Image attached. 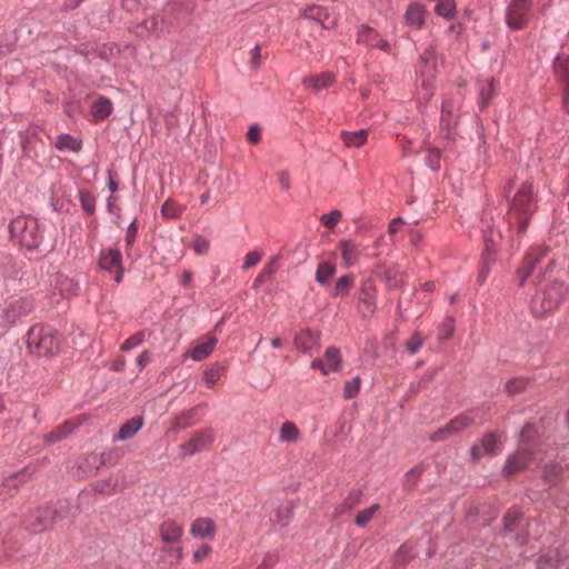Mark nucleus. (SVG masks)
<instances>
[{
    "mask_svg": "<svg viewBox=\"0 0 569 569\" xmlns=\"http://www.w3.org/2000/svg\"><path fill=\"white\" fill-rule=\"evenodd\" d=\"M537 430L535 426L528 423L523 427L520 433V445L516 453L508 457L503 473L510 477L532 465L540 461L539 449L536 442Z\"/></svg>",
    "mask_w": 569,
    "mask_h": 569,
    "instance_id": "obj_1",
    "label": "nucleus"
},
{
    "mask_svg": "<svg viewBox=\"0 0 569 569\" xmlns=\"http://www.w3.org/2000/svg\"><path fill=\"white\" fill-rule=\"evenodd\" d=\"M536 210L535 190L531 182H526L516 192L509 211L508 223L517 229L519 234L526 232L530 217Z\"/></svg>",
    "mask_w": 569,
    "mask_h": 569,
    "instance_id": "obj_2",
    "label": "nucleus"
},
{
    "mask_svg": "<svg viewBox=\"0 0 569 569\" xmlns=\"http://www.w3.org/2000/svg\"><path fill=\"white\" fill-rule=\"evenodd\" d=\"M10 234L21 247L27 250L38 249L43 240V232L38 220L30 216H19L9 226Z\"/></svg>",
    "mask_w": 569,
    "mask_h": 569,
    "instance_id": "obj_3",
    "label": "nucleus"
},
{
    "mask_svg": "<svg viewBox=\"0 0 569 569\" xmlns=\"http://www.w3.org/2000/svg\"><path fill=\"white\" fill-rule=\"evenodd\" d=\"M60 342L56 330L42 325L31 327L27 333L28 351L37 357H50L59 351Z\"/></svg>",
    "mask_w": 569,
    "mask_h": 569,
    "instance_id": "obj_4",
    "label": "nucleus"
},
{
    "mask_svg": "<svg viewBox=\"0 0 569 569\" xmlns=\"http://www.w3.org/2000/svg\"><path fill=\"white\" fill-rule=\"evenodd\" d=\"M567 288L563 281L555 280L547 284L540 293L532 300V311L539 317H543L556 311L567 295Z\"/></svg>",
    "mask_w": 569,
    "mask_h": 569,
    "instance_id": "obj_5",
    "label": "nucleus"
},
{
    "mask_svg": "<svg viewBox=\"0 0 569 569\" xmlns=\"http://www.w3.org/2000/svg\"><path fill=\"white\" fill-rule=\"evenodd\" d=\"M475 422L473 417L471 413H461L457 416L456 418L451 419L446 426L439 428L437 431H435L430 439L432 441H443L447 440L453 436H457L461 433L463 430L471 427Z\"/></svg>",
    "mask_w": 569,
    "mask_h": 569,
    "instance_id": "obj_6",
    "label": "nucleus"
},
{
    "mask_svg": "<svg viewBox=\"0 0 569 569\" xmlns=\"http://www.w3.org/2000/svg\"><path fill=\"white\" fill-rule=\"evenodd\" d=\"M213 442L211 429H203L191 435L190 439L179 446L181 457L192 456L210 448Z\"/></svg>",
    "mask_w": 569,
    "mask_h": 569,
    "instance_id": "obj_7",
    "label": "nucleus"
},
{
    "mask_svg": "<svg viewBox=\"0 0 569 569\" xmlns=\"http://www.w3.org/2000/svg\"><path fill=\"white\" fill-rule=\"evenodd\" d=\"M530 0H511L506 12V22L512 29H522L529 19Z\"/></svg>",
    "mask_w": 569,
    "mask_h": 569,
    "instance_id": "obj_8",
    "label": "nucleus"
},
{
    "mask_svg": "<svg viewBox=\"0 0 569 569\" xmlns=\"http://www.w3.org/2000/svg\"><path fill=\"white\" fill-rule=\"evenodd\" d=\"M503 445L502 435L499 432H489L483 436L479 443H475L470 449L473 460H479L486 455H497L501 451Z\"/></svg>",
    "mask_w": 569,
    "mask_h": 569,
    "instance_id": "obj_9",
    "label": "nucleus"
},
{
    "mask_svg": "<svg viewBox=\"0 0 569 569\" xmlns=\"http://www.w3.org/2000/svg\"><path fill=\"white\" fill-rule=\"evenodd\" d=\"M302 17L320 22L325 29L335 28L339 20V14L335 9H329L317 4L308 6L302 11Z\"/></svg>",
    "mask_w": 569,
    "mask_h": 569,
    "instance_id": "obj_10",
    "label": "nucleus"
},
{
    "mask_svg": "<svg viewBox=\"0 0 569 569\" xmlns=\"http://www.w3.org/2000/svg\"><path fill=\"white\" fill-rule=\"evenodd\" d=\"M99 266L101 269L116 272L114 280L120 282L122 280L123 267L122 254L117 248L103 249L100 253Z\"/></svg>",
    "mask_w": 569,
    "mask_h": 569,
    "instance_id": "obj_11",
    "label": "nucleus"
},
{
    "mask_svg": "<svg viewBox=\"0 0 569 569\" xmlns=\"http://www.w3.org/2000/svg\"><path fill=\"white\" fill-rule=\"evenodd\" d=\"M342 358L340 350L336 347H329L322 359H315L311 362L312 369H319L322 375H329L340 370Z\"/></svg>",
    "mask_w": 569,
    "mask_h": 569,
    "instance_id": "obj_12",
    "label": "nucleus"
},
{
    "mask_svg": "<svg viewBox=\"0 0 569 569\" xmlns=\"http://www.w3.org/2000/svg\"><path fill=\"white\" fill-rule=\"evenodd\" d=\"M376 286L372 280L367 279L361 283L359 290V303L362 316H372L376 311Z\"/></svg>",
    "mask_w": 569,
    "mask_h": 569,
    "instance_id": "obj_13",
    "label": "nucleus"
},
{
    "mask_svg": "<svg viewBox=\"0 0 569 569\" xmlns=\"http://www.w3.org/2000/svg\"><path fill=\"white\" fill-rule=\"evenodd\" d=\"M547 254V249L542 247L532 248L527 254L522 262V266L518 269L517 276L519 284L522 286L529 274L532 273L537 263L541 261Z\"/></svg>",
    "mask_w": 569,
    "mask_h": 569,
    "instance_id": "obj_14",
    "label": "nucleus"
},
{
    "mask_svg": "<svg viewBox=\"0 0 569 569\" xmlns=\"http://www.w3.org/2000/svg\"><path fill=\"white\" fill-rule=\"evenodd\" d=\"M357 42L369 49L379 48L383 51L389 50V43L380 37L378 31L366 24L359 27Z\"/></svg>",
    "mask_w": 569,
    "mask_h": 569,
    "instance_id": "obj_15",
    "label": "nucleus"
},
{
    "mask_svg": "<svg viewBox=\"0 0 569 569\" xmlns=\"http://www.w3.org/2000/svg\"><path fill=\"white\" fill-rule=\"evenodd\" d=\"M183 531V526L173 519H166L159 526V535L164 543L179 542Z\"/></svg>",
    "mask_w": 569,
    "mask_h": 569,
    "instance_id": "obj_16",
    "label": "nucleus"
},
{
    "mask_svg": "<svg viewBox=\"0 0 569 569\" xmlns=\"http://www.w3.org/2000/svg\"><path fill=\"white\" fill-rule=\"evenodd\" d=\"M337 252L341 257V266L343 268H350L356 264L360 258V248L350 240H342L337 247Z\"/></svg>",
    "mask_w": 569,
    "mask_h": 569,
    "instance_id": "obj_17",
    "label": "nucleus"
},
{
    "mask_svg": "<svg viewBox=\"0 0 569 569\" xmlns=\"http://www.w3.org/2000/svg\"><path fill=\"white\" fill-rule=\"evenodd\" d=\"M59 519L60 516L56 510H52L51 508H42L33 515V519L30 521V527L33 531H42L52 526Z\"/></svg>",
    "mask_w": 569,
    "mask_h": 569,
    "instance_id": "obj_18",
    "label": "nucleus"
},
{
    "mask_svg": "<svg viewBox=\"0 0 569 569\" xmlns=\"http://www.w3.org/2000/svg\"><path fill=\"white\" fill-rule=\"evenodd\" d=\"M336 81V76L332 72L326 71L321 73H315L306 77L302 81L307 89H311L316 92L330 88Z\"/></svg>",
    "mask_w": 569,
    "mask_h": 569,
    "instance_id": "obj_19",
    "label": "nucleus"
},
{
    "mask_svg": "<svg viewBox=\"0 0 569 569\" xmlns=\"http://www.w3.org/2000/svg\"><path fill=\"white\" fill-rule=\"evenodd\" d=\"M216 525L210 518H197L190 526V535L196 538L212 539L216 536Z\"/></svg>",
    "mask_w": 569,
    "mask_h": 569,
    "instance_id": "obj_20",
    "label": "nucleus"
},
{
    "mask_svg": "<svg viewBox=\"0 0 569 569\" xmlns=\"http://www.w3.org/2000/svg\"><path fill=\"white\" fill-rule=\"evenodd\" d=\"M30 310L31 305L24 299H19L11 302L9 307L2 311L6 317L4 327L14 323L18 318L27 315L28 312H30Z\"/></svg>",
    "mask_w": 569,
    "mask_h": 569,
    "instance_id": "obj_21",
    "label": "nucleus"
},
{
    "mask_svg": "<svg viewBox=\"0 0 569 569\" xmlns=\"http://www.w3.org/2000/svg\"><path fill=\"white\" fill-rule=\"evenodd\" d=\"M217 341V338L212 336L206 337L200 343L196 345L193 348L190 349L189 356L194 361H201L208 358L214 350Z\"/></svg>",
    "mask_w": 569,
    "mask_h": 569,
    "instance_id": "obj_22",
    "label": "nucleus"
},
{
    "mask_svg": "<svg viewBox=\"0 0 569 569\" xmlns=\"http://www.w3.org/2000/svg\"><path fill=\"white\" fill-rule=\"evenodd\" d=\"M426 19V9L420 3L413 2L409 4L405 13L407 24L420 29Z\"/></svg>",
    "mask_w": 569,
    "mask_h": 569,
    "instance_id": "obj_23",
    "label": "nucleus"
},
{
    "mask_svg": "<svg viewBox=\"0 0 569 569\" xmlns=\"http://www.w3.org/2000/svg\"><path fill=\"white\" fill-rule=\"evenodd\" d=\"M78 426L79 423H77L74 420H68L58 426L51 432L47 433L43 439L49 443L58 442L71 435Z\"/></svg>",
    "mask_w": 569,
    "mask_h": 569,
    "instance_id": "obj_24",
    "label": "nucleus"
},
{
    "mask_svg": "<svg viewBox=\"0 0 569 569\" xmlns=\"http://www.w3.org/2000/svg\"><path fill=\"white\" fill-rule=\"evenodd\" d=\"M143 426V419L136 417L127 421L119 430V433L114 437L116 441H124L131 439Z\"/></svg>",
    "mask_w": 569,
    "mask_h": 569,
    "instance_id": "obj_25",
    "label": "nucleus"
},
{
    "mask_svg": "<svg viewBox=\"0 0 569 569\" xmlns=\"http://www.w3.org/2000/svg\"><path fill=\"white\" fill-rule=\"evenodd\" d=\"M340 138L348 148H359L367 142L368 131L362 129L359 131H341Z\"/></svg>",
    "mask_w": 569,
    "mask_h": 569,
    "instance_id": "obj_26",
    "label": "nucleus"
},
{
    "mask_svg": "<svg viewBox=\"0 0 569 569\" xmlns=\"http://www.w3.org/2000/svg\"><path fill=\"white\" fill-rule=\"evenodd\" d=\"M54 146L59 151L78 152L81 150L82 143L77 138H74L70 134L63 133V134H60L57 137Z\"/></svg>",
    "mask_w": 569,
    "mask_h": 569,
    "instance_id": "obj_27",
    "label": "nucleus"
},
{
    "mask_svg": "<svg viewBox=\"0 0 569 569\" xmlns=\"http://www.w3.org/2000/svg\"><path fill=\"white\" fill-rule=\"evenodd\" d=\"M300 438V430L292 421H286L280 429L279 441L282 443H296Z\"/></svg>",
    "mask_w": 569,
    "mask_h": 569,
    "instance_id": "obj_28",
    "label": "nucleus"
},
{
    "mask_svg": "<svg viewBox=\"0 0 569 569\" xmlns=\"http://www.w3.org/2000/svg\"><path fill=\"white\" fill-rule=\"evenodd\" d=\"M111 111L112 104L111 101L107 98H99L97 101L93 102L91 107V113L97 121L103 120L107 117H109Z\"/></svg>",
    "mask_w": 569,
    "mask_h": 569,
    "instance_id": "obj_29",
    "label": "nucleus"
},
{
    "mask_svg": "<svg viewBox=\"0 0 569 569\" xmlns=\"http://www.w3.org/2000/svg\"><path fill=\"white\" fill-rule=\"evenodd\" d=\"M337 268L331 262L319 263L316 271V280L321 286H328L330 279L335 276Z\"/></svg>",
    "mask_w": 569,
    "mask_h": 569,
    "instance_id": "obj_30",
    "label": "nucleus"
},
{
    "mask_svg": "<svg viewBox=\"0 0 569 569\" xmlns=\"http://www.w3.org/2000/svg\"><path fill=\"white\" fill-rule=\"evenodd\" d=\"M555 71L562 84H569V56H558L555 62Z\"/></svg>",
    "mask_w": 569,
    "mask_h": 569,
    "instance_id": "obj_31",
    "label": "nucleus"
},
{
    "mask_svg": "<svg viewBox=\"0 0 569 569\" xmlns=\"http://www.w3.org/2000/svg\"><path fill=\"white\" fill-rule=\"evenodd\" d=\"M360 491H351L345 499V501L336 508L335 515L338 517L343 515L345 512H348L360 502Z\"/></svg>",
    "mask_w": 569,
    "mask_h": 569,
    "instance_id": "obj_32",
    "label": "nucleus"
},
{
    "mask_svg": "<svg viewBox=\"0 0 569 569\" xmlns=\"http://www.w3.org/2000/svg\"><path fill=\"white\" fill-rule=\"evenodd\" d=\"M355 283V277L352 274H345L340 277L335 284L333 296H347Z\"/></svg>",
    "mask_w": 569,
    "mask_h": 569,
    "instance_id": "obj_33",
    "label": "nucleus"
},
{
    "mask_svg": "<svg viewBox=\"0 0 569 569\" xmlns=\"http://www.w3.org/2000/svg\"><path fill=\"white\" fill-rule=\"evenodd\" d=\"M222 372L223 368L218 365L207 368L203 372V382L208 388H212L221 378Z\"/></svg>",
    "mask_w": 569,
    "mask_h": 569,
    "instance_id": "obj_34",
    "label": "nucleus"
},
{
    "mask_svg": "<svg viewBox=\"0 0 569 569\" xmlns=\"http://www.w3.org/2000/svg\"><path fill=\"white\" fill-rule=\"evenodd\" d=\"M436 12L446 19H451L456 13L455 0H440L436 7Z\"/></svg>",
    "mask_w": 569,
    "mask_h": 569,
    "instance_id": "obj_35",
    "label": "nucleus"
},
{
    "mask_svg": "<svg viewBox=\"0 0 569 569\" xmlns=\"http://www.w3.org/2000/svg\"><path fill=\"white\" fill-rule=\"evenodd\" d=\"M79 200L81 203V208L88 213L92 214L96 210V198L94 196L87 190H81L79 192Z\"/></svg>",
    "mask_w": 569,
    "mask_h": 569,
    "instance_id": "obj_36",
    "label": "nucleus"
},
{
    "mask_svg": "<svg viewBox=\"0 0 569 569\" xmlns=\"http://www.w3.org/2000/svg\"><path fill=\"white\" fill-rule=\"evenodd\" d=\"M529 381L525 378H515L506 383L508 395H517L527 389Z\"/></svg>",
    "mask_w": 569,
    "mask_h": 569,
    "instance_id": "obj_37",
    "label": "nucleus"
},
{
    "mask_svg": "<svg viewBox=\"0 0 569 569\" xmlns=\"http://www.w3.org/2000/svg\"><path fill=\"white\" fill-rule=\"evenodd\" d=\"M379 508H380V506L375 503V505L370 506L369 508L360 511L357 515L355 522L359 527H365L372 519V517L376 515V512L379 510Z\"/></svg>",
    "mask_w": 569,
    "mask_h": 569,
    "instance_id": "obj_38",
    "label": "nucleus"
},
{
    "mask_svg": "<svg viewBox=\"0 0 569 569\" xmlns=\"http://www.w3.org/2000/svg\"><path fill=\"white\" fill-rule=\"evenodd\" d=\"M161 212L166 218L174 219L182 213V207L169 199L162 204Z\"/></svg>",
    "mask_w": 569,
    "mask_h": 569,
    "instance_id": "obj_39",
    "label": "nucleus"
},
{
    "mask_svg": "<svg viewBox=\"0 0 569 569\" xmlns=\"http://www.w3.org/2000/svg\"><path fill=\"white\" fill-rule=\"evenodd\" d=\"M164 23V19L159 16H151L143 21V27L154 34H159L162 32V26Z\"/></svg>",
    "mask_w": 569,
    "mask_h": 569,
    "instance_id": "obj_40",
    "label": "nucleus"
},
{
    "mask_svg": "<svg viewBox=\"0 0 569 569\" xmlns=\"http://www.w3.org/2000/svg\"><path fill=\"white\" fill-rule=\"evenodd\" d=\"M361 379L359 377L353 378L345 383L343 396L346 399L355 398L360 391Z\"/></svg>",
    "mask_w": 569,
    "mask_h": 569,
    "instance_id": "obj_41",
    "label": "nucleus"
},
{
    "mask_svg": "<svg viewBox=\"0 0 569 569\" xmlns=\"http://www.w3.org/2000/svg\"><path fill=\"white\" fill-rule=\"evenodd\" d=\"M341 218H342V213H341V211H339V210H332V211H331V212H329V213H325V214H322V216L320 217V221H321V223H322L325 227H327V228H329V229H332V228H335V227L339 223V221L341 220Z\"/></svg>",
    "mask_w": 569,
    "mask_h": 569,
    "instance_id": "obj_42",
    "label": "nucleus"
},
{
    "mask_svg": "<svg viewBox=\"0 0 569 569\" xmlns=\"http://www.w3.org/2000/svg\"><path fill=\"white\" fill-rule=\"evenodd\" d=\"M118 480L114 477H109L106 480L99 481L96 485V490L100 493L110 495L116 491Z\"/></svg>",
    "mask_w": 569,
    "mask_h": 569,
    "instance_id": "obj_43",
    "label": "nucleus"
},
{
    "mask_svg": "<svg viewBox=\"0 0 569 569\" xmlns=\"http://www.w3.org/2000/svg\"><path fill=\"white\" fill-rule=\"evenodd\" d=\"M144 341V332L139 331L129 337L120 347L121 351H129Z\"/></svg>",
    "mask_w": 569,
    "mask_h": 569,
    "instance_id": "obj_44",
    "label": "nucleus"
},
{
    "mask_svg": "<svg viewBox=\"0 0 569 569\" xmlns=\"http://www.w3.org/2000/svg\"><path fill=\"white\" fill-rule=\"evenodd\" d=\"M313 340V336L310 331H301L295 338V346L303 351H307L310 347V342Z\"/></svg>",
    "mask_w": 569,
    "mask_h": 569,
    "instance_id": "obj_45",
    "label": "nucleus"
},
{
    "mask_svg": "<svg viewBox=\"0 0 569 569\" xmlns=\"http://www.w3.org/2000/svg\"><path fill=\"white\" fill-rule=\"evenodd\" d=\"M561 475V468L558 465L546 466L543 470L545 480L551 485L557 483Z\"/></svg>",
    "mask_w": 569,
    "mask_h": 569,
    "instance_id": "obj_46",
    "label": "nucleus"
},
{
    "mask_svg": "<svg viewBox=\"0 0 569 569\" xmlns=\"http://www.w3.org/2000/svg\"><path fill=\"white\" fill-rule=\"evenodd\" d=\"M425 339L422 338L420 332H416L412 337L407 341V349L411 355L417 353L420 348L423 346Z\"/></svg>",
    "mask_w": 569,
    "mask_h": 569,
    "instance_id": "obj_47",
    "label": "nucleus"
},
{
    "mask_svg": "<svg viewBox=\"0 0 569 569\" xmlns=\"http://www.w3.org/2000/svg\"><path fill=\"white\" fill-rule=\"evenodd\" d=\"M137 234H138V227L136 224V221H133L129 224V227L127 229L126 237H124L127 251L130 250L131 247L133 246V243L136 242Z\"/></svg>",
    "mask_w": 569,
    "mask_h": 569,
    "instance_id": "obj_48",
    "label": "nucleus"
},
{
    "mask_svg": "<svg viewBox=\"0 0 569 569\" xmlns=\"http://www.w3.org/2000/svg\"><path fill=\"white\" fill-rule=\"evenodd\" d=\"M519 520L520 512L516 509L509 510L503 518L506 529L512 530L515 526L519 522Z\"/></svg>",
    "mask_w": 569,
    "mask_h": 569,
    "instance_id": "obj_49",
    "label": "nucleus"
},
{
    "mask_svg": "<svg viewBox=\"0 0 569 569\" xmlns=\"http://www.w3.org/2000/svg\"><path fill=\"white\" fill-rule=\"evenodd\" d=\"M262 258V252L260 251H250L246 254L244 261H243V269H249L260 262Z\"/></svg>",
    "mask_w": 569,
    "mask_h": 569,
    "instance_id": "obj_50",
    "label": "nucleus"
},
{
    "mask_svg": "<svg viewBox=\"0 0 569 569\" xmlns=\"http://www.w3.org/2000/svg\"><path fill=\"white\" fill-rule=\"evenodd\" d=\"M209 241L201 236H198L193 242V250L198 254H206L209 250Z\"/></svg>",
    "mask_w": 569,
    "mask_h": 569,
    "instance_id": "obj_51",
    "label": "nucleus"
},
{
    "mask_svg": "<svg viewBox=\"0 0 569 569\" xmlns=\"http://www.w3.org/2000/svg\"><path fill=\"white\" fill-rule=\"evenodd\" d=\"M427 162L433 169L440 168V153L438 150H429L427 154Z\"/></svg>",
    "mask_w": 569,
    "mask_h": 569,
    "instance_id": "obj_52",
    "label": "nucleus"
},
{
    "mask_svg": "<svg viewBox=\"0 0 569 569\" xmlns=\"http://www.w3.org/2000/svg\"><path fill=\"white\" fill-rule=\"evenodd\" d=\"M278 557L276 553L268 552L263 559L260 566L257 568H264V569H272L273 566L277 563Z\"/></svg>",
    "mask_w": 569,
    "mask_h": 569,
    "instance_id": "obj_53",
    "label": "nucleus"
},
{
    "mask_svg": "<svg viewBox=\"0 0 569 569\" xmlns=\"http://www.w3.org/2000/svg\"><path fill=\"white\" fill-rule=\"evenodd\" d=\"M211 552V547L209 545H202L200 548H198L194 552H193V560L196 562H199L201 560H203L204 558H207Z\"/></svg>",
    "mask_w": 569,
    "mask_h": 569,
    "instance_id": "obj_54",
    "label": "nucleus"
},
{
    "mask_svg": "<svg viewBox=\"0 0 569 569\" xmlns=\"http://www.w3.org/2000/svg\"><path fill=\"white\" fill-rule=\"evenodd\" d=\"M194 425V421H187L186 416H178L174 419L173 427L177 430V432L182 431L189 427Z\"/></svg>",
    "mask_w": 569,
    "mask_h": 569,
    "instance_id": "obj_55",
    "label": "nucleus"
},
{
    "mask_svg": "<svg viewBox=\"0 0 569 569\" xmlns=\"http://www.w3.org/2000/svg\"><path fill=\"white\" fill-rule=\"evenodd\" d=\"M151 361V353L148 350L142 351L138 358L136 359V363L139 368V371H142L143 368Z\"/></svg>",
    "mask_w": 569,
    "mask_h": 569,
    "instance_id": "obj_56",
    "label": "nucleus"
},
{
    "mask_svg": "<svg viewBox=\"0 0 569 569\" xmlns=\"http://www.w3.org/2000/svg\"><path fill=\"white\" fill-rule=\"evenodd\" d=\"M247 138H248L249 142H251V143L259 142V140L261 138L260 128L256 124L251 126L248 130Z\"/></svg>",
    "mask_w": 569,
    "mask_h": 569,
    "instance_id": "obj_57",
    "label": "nucleus"
},
{
    "mask_svg": "<svg viewBox=\"0 0 569 569\" xmlns=\"http://www.w3.org/2000/svg\"><path fill=\"white\" fill-rule=\"evenodd\" d=\"M250 54H251V58H250V64L252 66V68H258L261 63V48L259 46H256L251 51H250Z\"/></svg>",
    "mask_w": 569,
    "mask_h": 569,
    "instance_id": "obj_58",
    "label": "nucleus"
},
{
    "mask_svg": "<svg viewBox=\"0 0 569 569\" xmlns=\"http://www.w3.org/2000/svg\"><path fill=\"white\" fill-rule=\"evenodd\" d=\"M197 415H198V407L191 408L181 413V416H186L187 421H194V423L199 420Z\"/></svg>",
    "mask_w": 569,
    "mask_h": 569,
    "instance_id": "obj_59",
    "label": "nucleus"
},
{
    "mask_svg": "<svg viewBox=\"0 0 569 569\" xmlns=\"http://www.w3.org/2000/svg\"><path fill=\"white\" fill-rule=\"evenodd\" d=\"M197 415H198V407L191 408L181 413V416H186L187 421H194V423L199 420Z\"/></svg>",
    "mask_w": 569,
    "mask_h": 569,
    "instance_id": "obj_60",
    "label": "nucleus"
},
{
    "mask_svg": "<svg viewBox=\"0 0 569 569\" xmlns=\"http://www.w3.org/2000/svg\"><path fill=\"white\" fill-rule=\"evenodd\" d=\"M563 107L569 112V84H563Z\"/></svg>",
    "mask_w": 569,
    "mask_h": 569,
    "instance_id": "obj_61",
    "label": "nucleus"
},
{
    "mask_svg": "<svg viewBox=\"0 0 569 569\" xmlns=\"http://www.w3.org/2000/svg\"><path fill=\"white\" fill-rule=\"evenodd\" d=\"M124 367H126L124 358H118L112 365V369L116 371H121V370H123Z\"/></svg>",
    "mask_w": 569,
    "mask_h": 569,
    "instance_id": "obj_62",
    "label": "nucleus"
},
{
    "mask_svg": "<svg viewBox=\"0 0 569 569\" xmlns=\"http://www.w3.org/2000/svg\"><path fill=\"white\" fill-rule=\"evenodd\" d=\"M401 223V219L400 218H396L393 219L390 224H389V232L391 234L396 233L398 231V227L399 224Z\"/></svg>",
    "mask_w": 569,
    "mask_h": 569,
    "instance_id": "obj_63",
    "label": "nucleus"
},
{
    "mask_svg": "<svg viewBox=\"0 0 569 569\" xmlns=\"http://www.w3.org/2000/svg\"><path fill=\"white\" fill-rule=\"evenodd\" d=\"M433 53L432 49H427L421 56L422 62L428 63L433 58Z\"/></svg>",
    "mask_w": 569,
    "mask_h": 569,
    "instance_id": "obj_64",
    "label": "nucleus"
}]
</instances>
